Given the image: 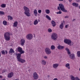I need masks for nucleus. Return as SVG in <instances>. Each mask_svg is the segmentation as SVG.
<instances>
[{"instance_id": "f257e3e1", "label": "nucleus", "mask_w": 80, "mask_h": 80, "mask_svg": "<svg viewBox=\"0 0 80 80\" xmlns=\"http://www.w3.org/2000/svg\"><path fill=\"white\" fill-rule=\"evenodd\" d=\"M23 10L25 11L24 13L27 17H30V10L29 8L27 7V6H24L23 7Z\"/></svg>"}, {"instance_id": "f03ea898", "label": "nucleus", "mask_w": 80, "mask_h": 80, "mask_svg": "<svg viewBox=\"0 0 80 80\" xmlns=\"http://www.w3.org/2000/svg\"><path fill=\"white\" fill-rule=\"evenodd\" d=\"M57 8L58 10H61L63 12H67V10L65 9L64 5L62 3L59 4V6Z\"/></svg>"}, {"instance_id": "7ed1b4c3", "label": "nucleus", "mask_w": 80, "mask_h": 80, "mask_svg": "<svg viewBox=\"0 0 80 80\" xmlns=\"http://www.w3.org/2000/svg\"><path fill=\"white\" fill-rule=\"evenodd\" d=\"M12 34L10 32H6L4 34V37L6 41H9L10 40V35H12Z\"/></svg>"}, {"instance_id": "20e7f679", "label": "nucleus", "mask_w": 80, "mask_h": 80, "mask_svg": "<svg viewBox=\"0 0 80 80\" xmlns=\"http://www.w3.org/2000/svg\"><path fill=\"white\" fill-rule=\"evenodd\" d=\"M51 38L52 40L56 41L58 38V35L55 33H53L51 35Z\"/></svg>"}, {"instance_id": "39448f33", "label": "nucleus", "mask_w": 80, "mask_h": 80, "mask_svg": "<svg viewBox=\"0 0 80 80\" xmlns=\"http://www.w3.org/2000/svg\"><path fill=\"white\" fill-rule=\"evenodd\" d=\"M64 42L66 44H68L69 45L71 46L72 45V41L68 39H66L64 40Z\"/></svg>"}, {"instance_id": "423d86ee", "label": "nucleus", "mask_w": 80, "mask_h": 80, "mask_svg": "<svg viewBox=\"0 0 80 80\" xmlns=\"http://www.w3.org/2000/svg\"><path fill=\"white\" fill-rule=\"evenodd\" d=\"M45 51L47 55H50L52 53L51 49L48 48H45Z\"/></svg>"}, {"instance_id": "0eeeda50", "label": "nucleus", "mask_w": 80, "mask_h": 80, "mask_svg": "<svg viewBox=\"0 0 80 80\" xmlns=\"http://www.w3.org/2000/svg\"><path fill=\"white\" fill-rule=\"evenodd\" d=\"M26 38L28 40H32L33 38V35L32 34H28L26 36Z\"/></svg>"}, {"instance_id": "6e6552de", "label": "nucleus", "mask_w": 80, "mask_h": 80, "mask_svg": "<svg viewBox=\"0 0 80 80\" xmlns=\"http://www.w3.org/2000/svg\"><path fill=\"white\" fill-rule=\"evenodd\" d=\"M18 51L21 54H22L25 53V51L22 50V48H20V47H19L18 48Z\"/></svg>"}, {"instance_id": "1a4fd4ad", "label": "nucleus", "mask_w": 80, "mask_h": 80, "mask_svg": "<svg viewBox=\"0 0 80 80\" xmlns=\"http://www.w3.org/2000/svg\"><path fill=\"white\" fill-rule=\"evenodd\" d=\"M33 78L34 80H37V79L38 78V75L37 72H35L33 73Z\"/></svg>"}, {"instance_id": "9d476101", "label": "nucleus", "mask_w": 80, "mask_h": 80, "mask_svg": "<svg viewBox=\"0 0 80 80\" xmlns=\"http://www.w3.org/2000/svg\"><path fill=\"white\" fill-rule=\"evenodd\" d=\"M18 61L19 62H20V63H23L25 62V60L23 59H22V58H20L18 60Z\"/></svg>"}, {"instance_id": "9b49d317", "label": "nucleus", "mask_w": 80, "mask_h": 80, "mask_svg": "<svg viewBox=\"0 0 80 80\" xmlns=\"http://www.w3.org/2000/svg\"><path fill=\"white\" fill-rule=\"evenodd\" d=\"M58 65H59L58 63H54L52 65V67L53 68L56 69V68H58Z\"/></svg>"}, {"instance_id": "f8f14e48", "label": "nucleus", "mask_w": 80, "mask_h": 80, "mask_svg": "<svg viewBox=\"0 0 80 80\" xmlns=\"http://www.w3.org/2000/svg\"><path fill=\"white\" fill-rule=\"evenodd\" d=\"M75 55L74 54H72L69 55L70 58H71V59H72V60H74V59H75Z\"/></svg>"}, {"instance_id": "ddd939ff", "label": "nucleus", "mask_w": 80, "mask_h": 80, "mask_svg": "<svg viewBox=\"0 0 80 80\" xmlns=\"http://www.w3.org/2000/svg\"><path fill=\"white\" fill-rule=\"evenodd\" d=\"M13 72H11L10 73H9L8 75V78H12V77H13Z\"/></svg>"}, {"instance_id": "4468645a", "label": "nucleus", "mask_w": 80, "mask_h": 80, "mask_svg": "<svg viewBox=\"0 0 80 80\" xmlns=\"http://www.w3.org/2000/svg\"><path fill=\"white\" fill-rule=\"evenodd\" d=\"M64 47H65L63 46L59 45L57 47V48L58 50H62V49L64 48Z\"/></svg>"}, {"instance_id": "2eb2a0df", "label": "nucleus", "mask_w": 80, "mask_h": 80, "mask_svg": "<svg viewBox=\"0 0 80 80\" xmlns=\"http://www.w3.org/2000/svg\"><path fill=\"white\" fill-rule=\"evenodd\" d=\"M25 42V40L23 39H22L21 40V44L22 46H23Z\"/></svg>"}, {"instance_id": "dca6fc26", "label": "nucleus", "mask_w": 80, "mask_h": 80, "mask_svg": "<svg viewBox=\"0 0 80 80\" xmlns=\"http://www.w3.org/2000/svg\"><path fill=\"white\" fill-rule=\"evenodd\" d=\"M41 63L42 65H45L47 64V62H46V61L42 60L41 61Z\"/></svg>"}, {"instance_id": "f3484780", "label": "nucleus", "mask_w": 80, "mask_h": 80, "mask_svg": "<svg viewBox=\"0 0 80 80\" xmlns=\"http://www.w3.org/2000/svg\"><path fill=\"white\" fill-rule=\"evenodd\" d=\"M65 67L68 70H70V64H69V63L66 64L65 65Z\"/></svg>"}, {"instance_id": "a211bd4d", "label": "nucleus", "mask_w": 80, "mask_h": 80, "mask_svg": "<svg viewBox=\"0 0 80 80\" xmlns=\"http://www.w3.org/2000/svg\"><path fill=\"white\" fill-rule=\"evenodd\" d=\"M34 15L35 17H37V14L38 12H37V9H34L33 11Z\"/></svg>"}, {"instance_id": "6ab92c4d", "label": "nucleus", "mask_w": 80, "mask_h": 80, "mask_svg": "<svg viewBox=\"0 0 80 80\" xmlns=\"http://www.w3.org/2000/svg\"><path fill=\"white\" fill-rule=\"evenodd\" d=\"M59 27L61 29H63V27H64V25H63V22H62L61 24L59 25Z\"/></svg>"}, {"instance_id": "aec40b11", "label": "nucleus", "mask_w": 80, "mask_h": 80, "mask_svg": "<svg viewBox=\"0 0 80 80\" xmlns=\"http://www.w3.org/2000/svg\"><path fill=\"white\" fill-rule=\"evenodd\" d=\"M17 59L18 60L19 59H20L21 57V54L20 53H18L17 55Z\"/></svg>"}, {"instance_id": "412c9836", "label": "nucleus", "mask_w": 80, "mask_h": 80, "mask_svg": "<svg viewBox=\"0 0 80 80\" xmlns=\"http://www.w3.org/2000/svg\"><path fill=\"white\" fill-rule=\"evenodd\" d=\"M38 20L36 19L33 22V24L34 25H38Z\"/></svg>"}, {"instance_id": "4be33fe9", "label": "nucleus", "mask_w": 80, "mask_h": 80, "mask_svg": "<svg viewBox=\"0 0 80 80\" xmlns=\"http://www.w3.org/2000/svg\"><path fill=\"white\" fill-rule=\"evenodd\" d=\"M51 24L52 27H55L56 26V22L54 21H52L51 22Z\"/></svg>"}, {"instance_id": "5701e85b", "label": "nucleus", "mask_w": 80, "mask_h": 80, "mask_svg": "<svg viewBox=\"0 0 80 80\" xmlns=\"http://www.w3.org/2000/svg\"><path fill=\"white\" fill-rule=\"evenodd\" d=\"M66 50L67 52V53L68 55H70L71 54L70 51V50L68 48H66L65 49Z\"/></svg>"}, {"instance_id": "b1692460", "label": "nucleus", "mask_w": 80, "mask_h": 80, "mask_svg": "<svg viewBox=\"0 0 80 80\" xmlns=\"http://www.w3.org/2000/svg\"><path fill=\"white\" fill-rule=\"evenodd\" d=\"M18 25V22L15 21L13 23V27H17V25Z\"/></svg>"}, {"instance_id": "393cba45", "label": "nucleus", "mask_w": 80, "mask_h": 80, "mask_svg": "<svg viewBox=\"0 0 80 80\" xmlns=\"http://www.w3.org/2000/svg\"><path fill=\"white\" fill-rule=\"evenodd\" d=\"M8 20H13V17L10 15L8 16Z\"/></svg>"}, {"instance_id": "a878e982", "label": "nucleus", "mask_w": 80, "mask_h": 80, "mask_svg": "<svg viewBox=\"0 0 80 80\" xmlns=\"http://www.w3.org/2000/svg\"><path fill=\"white\" fill-rule=\"evenodd\" d=\"M72 5L73 6H74V7H78V4L75 2L72 3Z\"/></svg>"}, {"instance_id": "bb28decb", "label": "nucleus", "mask_w": 80, "mask_h": 80, "mask_svg": "<svg viewBox=\"0 0 80 80\" xmlns=\"http://www.w3.org/2000/svg\"><path fill=\"white\" fill-rule=\"evenodd\" d=\"M45 12L47 14H49V13H50V10L48 9H46L45 10Z\"/></svg>"}, {"instance_id": "cd10ccee", "label": "nucleus", "mask_w": 80, "mask_h": 80, "mask_svg": "<svg viewBox=\"0 0 80 80\" xmlns=\"http://www.w3.org/2000/svg\"><path fill=\"white\" fill-rule=\"evenodd\" d=\"M2 24L6 26L7 25V22L6 21H3L2 22Z\"/></svg>"}, {"instance_id": "c85d7f7f", "label": "nucleus", "mask_w": 80, "mask_h": 80, "mask_svg": "<svg viewBox=\"0 0 80 80\" xmlns=\"http://www.w3.org/2000/svg\"><path fill=\"white\" fill-rule=\"evenodd\" d=\"M46 18L48 20H51V18H50V17L48 15H46Z\"/></svg>"}, {"instance_id": "c756f323", "label": "nucleus", "mask_w": 80, "mask_h": 80, "mask_svg": "<svg viewBox=\"0 0 80 80\" xmlns=\"http://www.w3.org/2000/svg\"><path fill=\"white\" fill-rule=\"evenodd\" d=\"M71 79L72 80H76V78L75 77H74L73 76H71Z\"/></svg>"}, {"instance_id": "7c9ffc66", "label": "nucleus", "mask_w": 80, "mask_h": 80, "mask_svg": "<svg viewBox=\"0 0 80 80\" xmlns=\"http://www.w3.org/2000/svg\"><path fill=\"white\" fill-rule=\"evenodd\" d=\"M1 7L2 8H5L6 7V4H2L1 5Z\"/></svg>"}, {"instance_id": "2f4dec72", "label": "nucleus", "mask_w": 80, "mask_h": 80, "mask_svg": "<svg viewBox=\"0 0 80 80\" xmlns=\"http://www.w3.org/2000/svg\"><path fill=\"white\" fill-rule=\"evenodd\" d=\"M55 48V46L53 45H52L51 46V50H54Z\"/></svg>"}, {"instance_id": "473e14b6", "label": "nucleus", "mask_w": 80, "mask_h": 80, "mask_svg": "<svg viewBox=\"0 0 80 80\" xmlns=\"http://www.w3.org/2000/svg\"><path fill=\"white\" fill-rule=\"evenodd\" d=\"M9 52L10 53H15V51H14V50H13L12 49H11L10 50Z\"/></svg>"}, {"instance_id": "72a5a7b5", "label": "nucleus", "mask_w": 80, "mask_h": 80, "mask_svg": "<svg viewBox=\"0 0 80 80\" xmlns=\"http://www.w3.org/2000/svg\"><path fill=\"white\" fill-rule=\"evenodd\" d=\"M77 55L78 57H80V51H78L77 52Z\"/></svg>"}, {"instance_id": "f704fd0d", "label": "nucleus", "mask_w": 80, "mask_h": 80, "mask_svg": "<svg viewBox=\"0 0 80 80\" xmlns=\"http://www.w3.org/2000/svg\"><path fill=\"white\" fill-rule=\"evenodd\" d=\"M0 15H5V12L2 11H0Z\"/></svg>"}, {"instance_id": "c9c22d12", "label": "nucleus", "mask_w": 80, "mask_h": 80, "mask_svg": "<svg viewBox=\"0 0 80 80\" xmlns=\"http://www.w3.org/2000/svg\"><path fill=\"white\" fill-rule=\"evenodd\" d=\"M48 31L49 33H51L52 32V30L51 28H49L48 30Z\"/></svg>"}, {"instance_id": "e433bc0d", "label": "nucleus", "mask_w": 80, "mask_h": 80, "mask_svg": "<svg viewBox=\"0 0 80 80\" xmlns=\"http://www.w3.org/2000/svg\"><path fill=\"white\" fill-rule=\"evenodd\" d=\"M1 53L3 55L5 54V50H2L1 51Z\"/></svg>"}, {"instance_id": "4c0bfd02", "label": "nucleus", "mask_w": 80, "mask_h": 80, "mask_svg": "<svg viewBox=\"0 0 80 80\" xmlns=\"http://www.w3.org/2000/svg\"><path fill=\"white\" fill-rule=\"evenodd\" d=\"M57 14H62V12L60 11L56 12Z\"/></svg>"}, {"instance_id": "58836bf2", "label": "nucleus", "mask_w": 80, "mask_h": 80, "mask_svg": "<svg viewBox=\"0 0 80 80\" xmlns=\"http://www.w3.org/2000/svg\"><path fill=\"white\" fill-rule=\"evenodd\" d=\"M43 58L45 59H48V57H47V56H44L43 57Z\"/></svg>"}, {"instance_id": "ea45409f", "label": "nucleus", "mask_w": 80, "mask_h": 80, "mask_svg": "<svg viewBox=\"0 0 80 80\" xmlns=\"http://www.w3.org/2000/svg\"><path fill=\"white\" fill-rule=\"evenodd\" d=\"M76 80H80V78L77 77H76Z\"/></svg>"}, {"instance_id": "a19ab883", "label": "nucleus", "mask_w": 80, "mask_h": 80, "mask_svg": "<svg viewBox=\"0 0 80 80\" xmlns=\"http://www.w3.org/2000/svg\"><path fill=\"white\" fill-rule=\"evenodd\" d=\"M41 12H42V10H38V13H41Z\"/></svg>"}, {"instance_id": "79ce46f5", "label": "nucleus", "mask_w": 80, "mask_h": 80, "mask_svg": "<svg viewBox=\"0 0 80 80\" xmlns=\"http://www.w3.org/2000/svg\"><path fill=\"white\" fill-rule=\"evenodd\" d=\"M68 26H69V25L68 24L66 25H65V28H68Z\"/></svg>"}, {"instance_id": "37998d69", "label": "nucleus", "mask_w": 80, "mask_h": 80, "mask_svg": "<svg viewBox=\"0 0 80 80\" xmlns=\"http://www.w3.org/2000/svg\"><path fill=\"white\" fill-rule=\"evenodd\" d=\"M68 17H69L67 15V16H66L64 18H68Z\"/></svg>"}, {"instance_id": "c03bdc74", "label": "nucleus", "mask_w": 80, "mask_h": 80, "mask_svg": "<svg viewBox=\"0 0 80 80\" xmlns=\"http://www.w3.org/2000/svg\"><path fill=\"white\" fill-rule=\"evenodd\" d=\"M6 72V70H3L2 71V73H5Z\"/></svg>"}, {"instance_id": "a18cd8bd", "label": "nucleus", "mask_w": 80, "mask_h": 80, "mask_svg": "<svg viewBox=\"0 0 80 80\" xmlns=\"http://www.w3.org/2000/svg\"><path fill=\"white\" fill-rule=\"evenodd\" d=\"M53 80H58V78H56L53 79Z\"/></svg>"}, {"instance_id": "49530a36", "label": "nucleus", "mask_w": 80, "mask_h": 80, "mask_svg": "<svg viewBox=\"0 0 80 80\" xmlns=\"http://www.w3.org/2000/svg\"><path fill=\"white\" fill-rule=\"evenodd\" d=\"M3 77L2 76L0 75V78H2Z\"/></svg>"}, {"instance_id": "de8ad7c7", "label": "nucleus", "mask_w": 80, "mask_h": 80, "mask_svg": "<svg viewBox=\"0 0 80 80\" xmlns=\"http://www.w3.org/2000/svg\"><path fill=\"white\" fill-rule=\"evenodd\" d=\"M6 54H7V51L5 50Z\"/></svg>"}, {"instance_id": "09e8293b", "label": "nucleus", "mask_w": 80, "mask_h": 80, "mask_svg": "<svg viewBox=\"0 0 80 80\" xmlns=\"http://www.w3.org/2000/svg\"><path fill=\"white\" fill-rule=\"evenodd\" d=\"M75 19H73L72 20V21L73 22H74V21H75Z\"/></svg>"}, {"instance_id": "8fccbe9b", "label": "nucleus", "mask_w": 80, "mask_h": 80, "mask_svg": "<svg viewBox=\"0 0 80 80\" xmlns=\"http://www.w3.org/2000/svg\"><path fill=\"white\" fill-rule=\"evenodd\" d=\"M69 2H72V0H68Z\"/></svg>"}, {"instance_id": "3c124183", "label": "nucleus", "mask_w": 80, "mask_h": 80, "mask_svg": "<svg viewBox=\"0 0 80 80\" xmlns=\"http://www.w3.org/2000/svg\"><path fill=\"white\" fill-rule=\"evenodd\" d=\"M58 1H63V0H58Z\"/></svg>"}, {"instance_id": "603ef678", "label": "nucleus", "mask_w": 80, "mask_h": 80, "mask_svg": "<svg viewBox=\"0 0 80 80\" xmlns=\"http://www.w3.org/2000/svg\"><path fill=\"white\" fill-rule=\"evenodd\" d=\"M77 2H80V0H76Z\"/></svg>"}, {"instance_id": "864d4df0", "label": "nucleus", "mask_w": 80, "mask_h": 80, "mask_svg": "<svg viewBox=\"0 0 80 80\" xmlns=\"http://www.w3.org/2000/svg\"><path fill=\"white\" fill-rule=\"evenodd\" d=\"M1 57V52H0V58Z\"/></svg>"}, {"instance_id": "5fc2aeb1", "label": "nucleus", "mask_w": 80, "mask_h": 80, "mask_svg": "<svg viewBox=\"0 0 80 80\" xmlns=\"http://www.w3.org/2000/svg\"><path fill=\"white\" fill-rule=\"evenodd\" d=\"M63 23H65V21H63Z\"/></svg>"}, {"instance_id": "6e6d98bb", "label": "nucleus", "mask_w": 80, "mask_h": 80, "mask_svg": "<svg viewBox=\"0 0 80 80\" xmlns=\"http://www.w3.org/2000/svg\"><path fill=\"white\" fill-rule=\"evenodd\" d=\"M15 80H19V79H15Z\"/></svg>"}, {"instance_id": "4d7b16f0", "label": "nucleus", "mask_w": 80, "mask_h": 80, "mask_svg": "<svg viewBox=\"0 0 80 80\" xmlns=\"http://www.w3.org/2000/svg\"><path fill=\"white\" fill-rule=\"evenodd\" d=\"M2 80H6L5 79H2Z\"/></svg>"}, {"instance_id": "13d9d810", "label": "nucleus", "mask_w": 80, "mask_h": 80, "mask_svg": "<svg viewBox=\"0 0 80 80\" xmlns=\"http://www.w3.org/2000/svg\"><path fill=\"white\" fill-rule=\"evenodd\" d=\"M79 8L80 9V6H79Z\"/></svg>"}, {"instance_id": "bf43d9fd", "label": "nucleus", "mask_w": 80, "mask_h": 80, "mask_svg": "<svg viewBox=\"0 0 80 80\" xmlns=\"http://www.w3.org/2000/svg\"><path fill=\"white\" fill-rule=\"evenodd\" d=\"M38 22H40V20L39 19L38 20Z\"/></svg>"}, {"instance_id": "052dcab7", "label": "nucleus", "mask_w": 80, "mask_h": 80, "mask_svg": "<svg viewBox=\"0 0 80 80\" xmlns=\"http://www.w3.org/2000/svg\"><path fill=\"white\" fill-rule=\"evenodd\" d=\"M39 16H40V15H38Z\"/></svg>"}]
</instances>
